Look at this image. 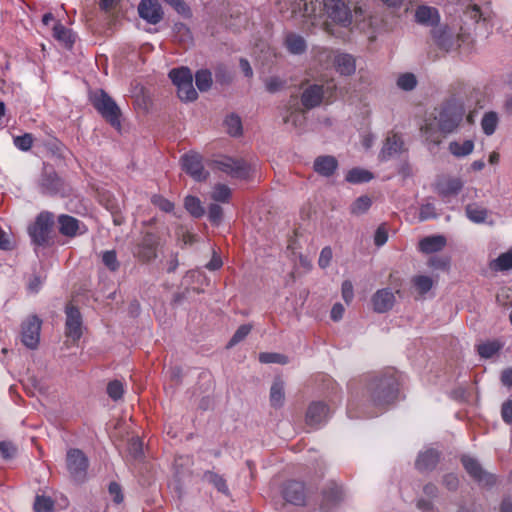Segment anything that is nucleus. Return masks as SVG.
Returning <instances> with one entry per match:
<instances>
[{"mask_svg":"<svg viewBox=\"0 0 512 512\" xmlns=\"http://www.w3.org/2000/svg\"><path fill=\"white\" fill-rule=\"evenodd\" d=\"M278 11L285 19L294 18L300 12V3L296 0H279Z\"/></svg>","mask_w":512,"mask_h":512,"instance_id":"obj_34","label":"nucleus"},{"mask_svg":"<svg viewBox=\"0 0 512 512\" xmlns=\"http://www.w3.org/2000/svg\"><path fill=\"white\" fill-rule=\"evenodd\" d=\"M304 113L300 110H295L284 116L283 120L287 124H291L293 127H300L304 121Z\"/></svg>","mask_w":512,"mask_h":512,"instance_id":"obj_56","label":"nucleus"},{"mask_svg":"<svg viewBox=\"0 0 512 512\" xmlns=\"http://www.w3.org/2000/svg\"><path fill=\"white\" fill-rule=\"evenodd\" d=\"M250 331H251V326L250 325H248V324L241 325L236 330V332L234 333L232 338L230 339L227 347L228 348L233 347L234 345H236L239 342H241L243 339L246 338V336L250 333Z\"/></svg>","mask_w":512,"mask_h":512,"instance_id":"obj_54","label":"nucleus"},{"mask_svg":"<svg viewBox=\"0 0 512 512\" xmlns=\"http://www.w3.org/2000/svg\"><path fill=\"white\" fill-rule=\"evenodd\" d=\"M432 35L436 45L446 52L455 51L461 46L460 35L455 34L447 26L435 27L432 30Z\"/></svg>","mask_w":512,"mask_h":512,"instance_id":"obj_11","label":"nucleus"},{"mask_svg":"<svg viewBox=\"0 0 512 512\" xmlns=\"http://www.w3.org/2000/svg\"><path fill=\"white\" fill-rule=\"evenodd\" d=\"M336 98V85L333 80L325 85L311 84L306 87L301 96V103L306 109L319 106L323 101L331 103Z\"/></svg>","mask_w":512,"mask_h":512,"instance_id":"obj_3","label":"nucleus"},{"mask_svg":"<svg viewBox=\"0 0 512 512\" xmlns=\"http://www.w3.org/2000/svg\"><path fill=\"white\" fill-rule=\"evenodd\" d=\"M215 167L236 179H247L253 168L243 159L223 157L215 161Z\"/></svg>","mask_w":512,"mask_h":512,"instance_id":"obj_8","label":"nucleus"},{"mask_svg":"<svg viewBox=\"0 0 512 512\" xmlns=\"http://www.w3.org/2000/svg\"><path fill=\"white\" fill-rule=\"evenodd\" d=\"M103 264L112 272L119 269L120 263L115 250H107L102 253Z\"/></svg>","mask_w":512,"mask_h":512,"instance_id":"obj_48","label":"nucleus"},{"mask_svg":"<svg viewBox=\"0 0 512 512\" xmlns=\"http://www.w3.org/2000/svg\"><path fill=\"white\" fill-rule=\"evenodd\" d=\"M464 105L460 101L450 100L437 110L433 121H426L421 131L425 141L432 144L441 142L440 132L449 134L454 132L463 120Z\"/></svg>","mask_w":512,"mask_h":512,"instance_id":"obj_2","label":"nucleus"},{"mask_svg":"<svg viewBox=\"0 0 512 512\" xmlns=\"http://www.w3.org/2000/svg\"><path fill=\"white\" fill-rule=\"evenodd\" d=\"M66 335L78 340L82 335V318L79 310L73 306L66 308Z\"/></svg>","mask_w":512,"mask_h":512,"instance_id":"obj_17","label":"nucleus"},{"mask_svg":"<svg viewBox=\"0 0 512 512\" xmlns=\"http://www.w3.org/2000/svg\"><path fill=\"white\" fill-rule=\"evenodd\" d=\"M54 216L52 213L43 211L37 217L35 222L29 226L28 233L33 243L37 245L44 244L49 237Z\"/></svg>","mask_w":512,"mask_h":512,"instance_id":"obj_7","label":"nucleus"},{"mask_svg":"<svg viewBox=\"0 0 512 512\" xmlns=\"http://www.w3.org/2000/svg\"><path fill=\"white\" fill-rule=\"evenodd\" d=\"M466 217L473 223L482 224L485 223L489 211L488 209L479 203H470L465 207Z\"/></svg>","mask_w":512,"mask_h":512,"instance_id":"obj_26","label":"nucleus"},{"mask_svg":"<svg viewBox=\"0 0 512 512\" xmlns=\"http://www.w3.org/2000/svg\"><path fill=\"white\" fill-rule=\"evenodd\" d=\"M196 86L200 91H207L212 85V74L208 70H200L195 75Z\"/></svg>","mask_w":512,"mask_h":512,"instance_id":"obj_42","label":"nucleus"},{"mask_svg":"<svg viewBox=\"0 0 512 512\" xmlns=\"http://www.w3.org/2000/svg\"><path fill=\"white\" fill-rule=\"evenodd\" d=\"M333 257L332 249L330 247H324L318 259V264L321 268H326L330 265Z\"/></svg>","mask_w":512,"mask_h":512,"instance_id":"obj_61","label":"nucleus"},{"mask_svg":"<svg viewBox=\"0 0 512 512\" xmlns=\"http://www.w3.org/2000/svg\"><path fill=\"white\" fill-rule=\"evenodd\" d=\"M324 13L333 23L347 27L352 23V10L345 0H323Z\"/></svg>","mask_w":512,"mask_h":512,"instance_id":"obj_6","label":"nucleus"},{"mask_svg":"<svg viewBox=\"0 0 512 512\" xmlns=\"http://www.w3.org/2000/svg\"><path fill=\"white\" fill-rule=\"evenodd\" d=\"M415 18L418 23L427 26L437 25L440 20L438 10L425 5L419 6L416 9Z\"/></svg>","mask_w":512,"mask_h":512,"instance_id":"obj_23","label":"nucleus"},{"mask_svg":"<svg viewBox=\"0 0 512 512\" xmlns=\"http://www.w3.org/2000/svg\"><path fill=\"white\" fill-rule=\"evenodd\" d=\"M222 208L218 204H211L208 210L209 220L213 223H219L222 220Z\"/></svg>","mask_w":512,"mask_h":512,"instance_id":"obj_62","label":"nucleus"},{"mask_svg":"<svg viewBox=\"0 0 512 512\" xmlns=\"http://www.w3.org/2000/svg\"><path fill=\"white\" fill-rule=\"evenodd\" d=\"M330 415L329 408L323 402H313L306 413V423L312 428H318L325 423Z\"/></svg>","mask_w":512,"mask_h":512,"instance_id":"obj_16","label":"nucleus"},{"mask_svg":"<svg viewBox=\"0 0 512 512\" xmlns=\"http://www.w3.org/2000/svg\"><path fill=\"white\" fill-rule=\"evenodd\" d=\"M186 73L189 75V76H193L192 75V72L189 68L187 67H180V68H175V69H172L170 72H169V77L171 79V81L173 82V84L178 87L182 84H184L186 82Z\"/></svg>","mask_w":512,"mask_h":512,"instance_id":"obj_46","label":"nucleus"},{"mask_svg":"<svg viewBox=\"0 0 512 512\" xmlns=\"http://www.w3.org/2000/svg\"><path fill=\"white\" fill-rule=\"evenodd\" d=\"M156 246V236L152 233H147L143 236L135 254L140 260L149 262L156 257Z\"/></svg>","mask_w":512,"mask_h":512,"instance_id":"obj_19","label":"nucleus"},{"mask_svg":"<svg viewBox=\"0 0 512 512\" xmlns=\"http://www.w3.org/2000/svg\"><path fill=\"white\" fill-rule=\"evenodd\" d=\"M503 345L499 340L486 341L477 346V351L481 357L491 358L499 352Z\"/></svg>","mask_w":512,"mask_h":512,"instance_id":"obj_35","label":"nucleus"},{"mask_svg":"<svg viewBox=\"0 0 512 512\" xmlns=\"http://www.w3.org/2000/svg\"><path fill=\"white\" fill-rule=\"evenodd\" d=\"M449 152L457 157L462 158L470 155L474 150V141L471 139L460 141H451L448 145Z\"/></svg>","mask_w":512,"mask_h":512,"instance_id":"obj_29","label":"nucleus"},{"mask_svg":"<svg viewBox=\"0 0 512 512\" xmlns=\"http://www.w3.org/2000/svg\"><path fill=\"white\" fill-rule=\"evenodd\" d=\"M284 498L287 502L295 505H302L305 502L304 485L301 482L290 481L283 490Z\"/></svg>","mask_w":512,"mask_h":512,"instance_id":"obj_22","label":"nucleus"},{"mask_svg":"<svg viewBox=\"0 0 512 512\" xmlns=\"http://www.w3.org/2000/svg\"><path fill=\"white\" fill-rule=\"evenodd\" d=\"M446 239L442 235H434L423 238L419 242V249L421 252L430 254L438 252L444 248Z\"/></svg>","mask_w":512,"mask_h":512,"instance_id":"obj_25","label":"nucleus"},{"mask_svg":"<svg viewBox=\"0 0 512 512\" xmlns=\"http://www.w3.org/2000/svg\"><path fill=\"white\" fill-rule=\"evenodd\" d=\"M345 178L350 183L358 184L370 181L373 178V175L368 170L354 168L348 171Z\"/></svg>","mask_w":512,"mask_h":512,"instance_id":"obj_38","label":"nucleus"},{"mask_svg":"<svg viewBox=\"0 0 512 512\" xmlns=\"http://www.w3.org/2000/svg\"><path fill=\"white\" fill-rule=\"evenodd\" d=\"M259 361L261 363L286 364L288 359L285 355L279 353H261L259 355Z\"/></svg>","mask_w":512,"mask_h":512,"instance_id":"obj_55","label":"nucleus"},{"mask_svg":"<svg viewBox=\"0 0 512 512\" xmlns=\"http://www.w3.org/2000/svg\"><path fill=\"white\" fill-rule=\"evenodd\" d=\"M168 4H170L180 15L189 18L191 17V9L183 0H167Z\"/></svg>","mask_w":512,"mask_h":512,"instance_id":"obj_58","label":"nucleus"},{"mask_svg":"<svg viewBox=\"0 0 512 512\" xmlns=\"http://www.w3.org/2000/svg\"><path fill=\"white\" fill-rule=\"evenodd\" d=\"M439 460V454L434 449H427L418 455L416 467L420 471L433 469Z\"/></svg>","mask_w":512,"mask_h":512,"instance_id":"obj_28","label":"nucleus"},{"mask_svg":"<svg viewBox=\"0 0 512 512\" xmlns=\"http://www.w3.org/2000/svg\"><path fill=\"white\" fill-rule=\"evenodd\" d=\"M231 197V189L224 184H217L212 191L211 198L216 202L226 203Z\"/></svg>","mask_w":512,"mask_h":512,"instance_id":"obj_43","label":"nucleus"},{"mask_svg":"<svg viewBox=\"0 0 512 512\" xmlns=\"http://www.w3.org/2000/svg\"><path fill=\"white\" fill-rule=\"evenodd\" d=\"M490 267L495 271H506L512 269V250L499 255L491 262Z\"/></svg>","mask_w":512,"mask_h":512,"instance_id":"obj_39","label":"nucleus"},{"mask_svg":"<svg viewBox=\"0 0 512 512\" xmlns=\"http://www.w3.org/2000/svg\"><path fill=\"white\" fill-rule=\"evenodd\" d=\"M33 142L34 138L30 133H25L21 136H16L13 138L15 147L21 151H29L33 145Z\"/></svg>","mask_w":512,"mask_h":512,"instance_id":"obj_50","label":"nucleus"},{"mask_svg":"<svg viewBox=\"0 0 512 512\" xmlns=\"http://www.w3.org/2000/svg\"><path fill=\"white\" fill-rule=\"evenodd\" d=\"M285 46L292 54H302L305 52L307 47L305 39L295 33H289L286 35Z\"/></svg>","mask_w":512,"mask_h":512,"instance_id":"obj_32","label":"nucleus"},{"mask_svg":"<svg viewBox=\"0 0 512 512\" xmlns=\"http://www.w3.org/2000/svg\"><path fill=\"white\" fill-rule=\"evenodd\" d=\"M41 320L37 316L27 318L22 324V342L23 344L34 349L37 347L40 339Z\"/></svg>","mask_w":512,"mask_h":512,"instance_id":"obj_13","label":"nucleus"},{"mask_svg":"<svg viewBox=\"0 0 512 512\" xmlns=\"http://www.w3.org/2000/svg\"><path fill=\"white\" fill-rule=\"evenodd\" d=\"M92 103L96 110L105 118L113 127L119 129L120 109L115 101L103 90H98L91 96Z\"/></svg>","mask_w":512,"mask_h":512,"instance_id":"obj_4","label":"nucleus"},{"mask_svg":"<svg viewBox=\"0 0 512 512\" xmlns=\"http://www.w3.org/2000/svg\"><path fill=\"white\" fill-rule=\"evenodd\" d=\"M107 393L111 399L117 401L121 399L124 393V387L121 381L113 380L107 385Z\"/></svg>","mask_w":512,"mask_h":512,"instance_id":"obj_52","label":"nucleus"},{"mask_svg":"<svg viewBox=\"0 0 512 512\" xmlns=\"http://www.w3.org/2000/svg\"><path fill=\"white\" fill-rule=\"evenodd\" d=\"M173 32L179 42L187 43L192 39L189 28L183 23H175Z\"/></svg>","mask_w":512,"mask_h":512,"instance_id":"obj_51","label":"nucleus"},{"mask_svg":"<svg viewBox=\"0 0 512 512\" xmlns=\"http://www.w3.org/2000/svg\"><path fill=\"white\" fill-rule=\"evenodd\" d=\"M108 491L116 504H120L123 501V494L119 484L116 482L110 483Z\"/></svg>","mask_w":512,"mask_h":512,"instance_id":"obj_63","label":"nucleus"},{"mask_svg":"<svg viewBox=\"0 0 512 512\" xmlns=\"http://www.w3.org/2000/svg\"><path fill=\"white\" fill-rule=\"evenodd\" d=\"M461 178L453 176H442L436 182V192L443 199L456 196L463 188Z\"/></svg>","mask_w":512,"mask_h":512,"instance_id":"obj_15","label":"nucleus"},{"mask_svg":"<svg viewBox=\"0 0 512 512\" xmlns=\"http://www.w3.org/2000/svg\"><path fill=\"white\" fill-rule=\"evenodd\" d=\"M225 125L227 128V132L231 136H238L242 133V123L241 119L237 115H229L225 119Z\"/></svg>","mask_w":512,"mask_h":512,"instance_id":"obj_45","label":"nucleus"},{"mask_svg":"<svg viewBox=\"0 0 512 512\" xmlns=\"http://www.w3.org/2000/svg\"><path fill=\"white\" fill-rule=\"evenodd\" d=\"M342 500L341 488L335 483H331L329 488L323 492V501L321 504L322 512H330V507L335 506Z\"/></svg>","mask_w":512,"mask_h":512,"instance_id":"obj_24","label":"nucleus"},{"mask_svg":"<svg viewBox=\"0 0 512 512\" xmlns=\"http://www.w3.org/2000/svg\"><path fill=\"white\" fill-rule=\"evenodd\" d=\"M413 285L420 294H425L434 285V280L430 276L418 275L412 279Z\"/></svg>","mask_w":512,"mask_h":512,"instance_id":"obj_41","label":"nucleus"},{"mask_svg":"<svg viewBox=\"0 0 512 512\" xmlns=\"http://www.w3.org/2000/svg\"><path fill=\"white\" fill-rule=\"evenodd\" d=\"M66 464L71 477L75 481H83L86 478L88 459L81 450H68Z\"/></svg>","mask_w":512,"mask_h":512,"instance_id":"obj_10","label":"nucleus"},{"mask_svg":"<svg viewBox=\"0 0 512 512\" xmlns=\"http://www.w3.org/2000/svg\"><path fill=\"white\" fill-rule=\"evenodd\" d=\"M35 512H53L54 502L50 497L37 495L34 501Z\"/></svg>","mask_w":512,"mask_h":512,"instance_id":"obj_44","label":"nucleus"},{"mask_svg":"<svg viewBox=\"0 0 512 512\" xmlns=\"http://www.w3.org/2000/svg\"><path fill=\"white\" fill-rule=\"evenodd\" d=\"M398 385V376L395 371L372 377L362 392L363 415L376 416L387 405L393 403L398 396Z\"/></svg>","mask_w":512,"mask_h":512,"instance_id":"obj_1","label":"nucleus"},{"mask_svg":"<svg viewBox=\"0 0 512 512\" xmlns=\"http://www.w3.org/2000/svg\"><path fill=\"white\" fill-rule=\"evenodd\" d=\"M417 84L416 77L412 73H405L398 77L397 85L402 90H412Z\"/></svg>","mask_w":512,"mask_h":512,"instance_id":"obj_53","label":"nucleus"},{"mask_svg":"<svg viewBox=\"0 0 512 512\" xmlns=\"http://www.w3.org/2000/svg\"><path fill=\"white\" fill-rule=\"evenodd\" d=\"M462 464L467 473L483 486H491L496 483V477L484 471L478 461L470 456L462 457Z\"/></svg>","mask_w":512,"mask_h":512,"instance_id":"obj_12","label":"nucleus"},{"mask_svg":"<svg viewBox=\"0 0 512 512\" xmlns=\"http://www.w3.org/2000/svg\"><path fill=\"white\" fill-rule=\"evenodd\" d=\"M53 36L66 46H72L74 43V35L72 31L61 23H56L54 25Z\"/></svg>","mask_w":512,"mask_h":512,"instance_id":"obj_37","label":"nucleus"},{"mask_svg":"<svg viewBox=\"0 0 512 512\" xmlns=\"http://www.w3.org/2000/svg\"><path fill=\"white\" fill-rule=\"evenodd\" d=\"M338 166L336 158L333 156H320L314 161V170L323 176H331Z\"/></svg>","mask_w":512,"mask_h":512,"instance_id":"obj_27","label":"nucleus"},{"mask_svg":"<svg viewBox=\"0 0 512 512\" xmlns=\"http://www.w3.org/2000/svg\"><path fill=\"white\" fill-rule=\"evenodd\" d=\"M501 416L505 423H512V400H508L502 404Z\"/></svg>","mask_w":512,"mask_h":512,"instance_id":"obj_64","label":"nucleus"},{"mask_svg":"<svg viewBox=\"0 0 512 512\" xmlns=\"http://www.w3.org/2000/svg\"><path fill=\"white\" fill-rule=\"evenodd\" d=\"M204 477L206 481L211 483L219 492H222L226 495L228 494V487L222 476L213 472H207L205 473Z\"/></svg>","mask_w":512,"mask_h":512,"instance_id":"obj_47","label":"nucleus"},{"mask_svg":"<svg viewBox=\"0 0 512 512\" xmlns=\"http://www.w3.org/2000/svg\"><path fill=\"white\" fill-rule=\"evenodd\" d=\"M371 206V199L368 196H361L357 198L351 205V213L360 215L368 211Z\"/></svg>","mask_w":512,"mask_h":512,"instance_id":"obj_49","label":"nucleus"},{"mask_svg":"<svg viewBox=\"0 0 512 512\" xmlns=\"http://www.w3.org/2000/svg\"><path fill=\"white\" fill-rule=\"evenodd\" d=\"M185 209L196 218L204 215V208L199 198L194 196H187L184 200Z\"/></svg>","mask_w":512,"mask_h":512,"instance_id":"obj_40","label":"nucleus"},{"mask_svg":"<svg viewBox=\"0 0 512 512\" xmlns=\"http://www.w3.org/2000/svg\"><path fill=\"white\" fill-rule=\"evenodd\" d=\"M403 150V140L397 134L389 135L380 151L379 158L386 161L398 154Z\"/></svg>","mask_w":512,"mask_h":512,"instance_id":"obj_21","label":"nucleus"},{"mask_svg":"<svg viewBox=\"0 0 512 512\" xmlns=\"http://www.w3.org/2000/svg\"><path fill=\"white\" fill-rule=\"evenodd\" d=\"M182 167L187 174L197 181H201L207 176L201 162V157L198 154H185L182 157Z\"/></svg>","mask_w":512,"mask_h":512,"instance_id":"obj_18","label":"nucleus"},{"mask_svg":"<svg viewBox=\"0 0 512 512\" xmlns=\"http://www.w3.org/2000/svg\"><path fill=\"white\" fill-rule=\"evenodd\" d=\"M437 216L435 207L431 203H426L421 206L420 212H419V220L425 221L428 219L435 218Z\"/></svg>","mask_w":512,"mask_h":512,"instance_id":"obj_60","label":"nucleus"},{"mask_svg":"<svg viewBox=\"0 0 512 512\" xmlns=\"http://www.w3.org/2000/svg\"><path fill=\"white\" fill-rule=\"evenodd\" d=\"M139 16L149 24H158L163 19V10L157 0H142L138 5Z\"/></svg>","mask_w":512,"mask_h":512,"instance_id":"obj_14","label":"nucleus"},{"mask_svg":"<svg viewBox=\"0 0 512 512\" xmlns=\"http://www.w3.org/2000/svg\"><path fill=\"white\" fill-rule=\"evenodd\" d=\"M58 221L59 230L63 235L75 236L80 230V222L72 216L61 215Z\"/></svg>","mask_w":512,"mask_h":512,"instance_id":"obj_30","label":"nucleus"},{"mask_svg":"<svg viewBox=\"0 0 512 512\" xmlns=\"http://www.w3.org/2000/svg\"><path fill=\"white\" fill-rule=\"evenodd\" d=\"M498 122L499 118L496 112H486L481 119V128L486 135L490 136L496 131Z\"/></svg>","mask_w":512,"mask_h":512,"instance_id":"obj_36","label":"nucleus"},{"mask_svg":"<svg viewBox=\"0 0 512 512\" xmlns=\"http://www.w3.org/2000/svg\"><path fill=\"white\" fill-rule=\"evenodd\" d=\"M178 97L182 101H194L198 94L193 87V76L186 73V82L177 87Z\"/></svg>","mask_w":512,"mask_h":512,"instance_id":"obj_33","label":"nucleus"},{"mask_svg":"<svg viewBox=\"0 0 512 512\" xmlns=\"http://www.w3.org/2000/svg\"><path fill=\"white\" fill-rule=\"evenodd\" d=\"M395 303L394 293L388 289H380L372 296L373 309L377 313H384L390 310Z\"/></svg>","mask_w":512,"mask_h":512,"instance_id":"obj_20","label":"nucleus"},{"mask_svg":"<svg viewBox=\"0 0 512 512\" xmlns=\"http://www.w3.org/2000/svg\"><path fill=\"white\" fill-rule=\"evenodd\" d=\"M318 61L332 62L335 70L343 76H350L356 70L355 58L351 54L340 51L323 49L318 55Z\"/></svg>","mask_w":512,"mask_h":512,"instance_id":"obj_5","label":"nucleus"},{"mask_svg":"<svg viewBox=\"0 0 512 512\" xmlns=\"http://www.w3.org/2000/svg\"><path fill=\"white\" fill-rule=\"evenodd\" d=\"M38 190L43 195L54 196L63 189V181L51 166H44L37 182Z\"/></svg>","mask_w":512,"mask_h":512,"instance_id":"obj_9","label":"nucleus"},{"mask_svg":"<svg viewBox=\"0 0 512 512\" xmlns=\"http://www.w3.org/2000/svg\"><path fill=\"white\" fill-rule=\"evenodd\" d=\"M0 453L3 458L11 459L17 453V447L10 441L0 442Z\"/></svg>","mask_w":512,"mask_h":512,"instance_id":"obj_59","label":"nucleus"},{"mask_svg":"<svg viewBox=\"0 0 512 512\" xmlns=\"http://www.w3.org/2000/svg\"><path fill=\"white\" fill-rule=\"evenodd\" d=\"M151 202L164 212H171L174 209V204L161 195H153Z\"/></svg>","mask_w":512,"mask_h":512,"instance_id":"obj_57","label":"nucleus"},{"mask_svg":"<svg viewBox=\"0 0 512 512\" xmlns=\"http://www.w3.org/2000/svg\"><path fill=\"white\" fill-rule=\"evenodd\" d=\"M285 401L284 382L277 378L270 388V403L273 407H282Z\"/></svg>","mask_w":512,"mask_h":512,"instance_id":"obj_31","label":"nucleus"}]
</instances>
